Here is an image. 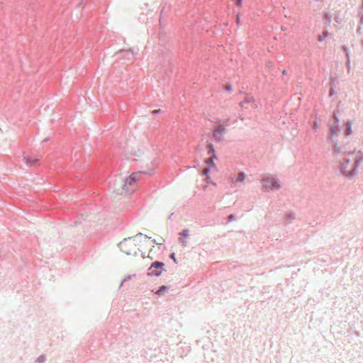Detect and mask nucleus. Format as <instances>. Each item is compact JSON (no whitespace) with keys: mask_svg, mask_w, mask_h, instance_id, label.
Returning a JSON list of instances; mask_svg holds the SVG:
<instances>
[{"mask_svg":"<svg viewBox=\"0 0 363 363\" xmlns=\"http://www.w3.org/2000/svg\"><path fill=\"white\" fill-rule=\"evenodd\" d=\"M225 91L230 92L233 90L232 86L230 84L226 85L224 88Z\"/></svg>","mask_w":363,"mask_h":363,"instance_id":"19","label":"nucleus"},{"mask_svg":"<svg viewBox=\"0 0 363 363\" xmlns=\"http://www.w3.org/2000/svg\"><path fill=\"white\" fill-rule=\"evenodd\" d=\"M141 256H142L143 258H145V253H144V252H142Z\"/></svg>","mask_w":363,"mask_h":363,"instance_id":"33","label":"nucleus"},{"mask_svg":"<svg viewBox=\"0 0 363 363\" xmlns=\"http://www.w3.org/2000/svg\"><path fill=\"white\" fill-rule=\"evenodd\" d=\"M143 236V234L142 233H138L134 238H133V241H135L136 242V239L138 238V237H142Z\"/></svg>","mask_w":363,"mask_h":363,"instance_id":"25","label":"nucleus"},{"mask_svg":"<svg viewBox=\"0 0 363 363\" xmlns=\"http://www.w3.org/2000/svg\"><path fill=\"white\" fill-rule=\"evenodd\" d=\"M243 0H236L235 4L238 7H241L242 5Z\"/></svg>","mask_w":363,"mask_h":363,"instance_id":"21","label":"nucleus"},{"mask_svg":"<svg viewBox=\"0 0 363 363\" xmlns=\"http://www.w3.org/2000/svg\"><path fill=\"white\" fill-rule=\"evenodd\" d=\"M172 216H173V213H171V214L169 216L168 218H169V219H170L171 218H172Z\"/></svg>","mask_w":363,"mask_h":363,"instance_id":"34","label":"nucleus"},{"mask_svg":"<svg viewBox=\"0 0 363 363\" xmlns=\"http://www.w3.org/2000/svg\"><path fill=\"white\" fill-rule=\"evenodd\" d=\"M152 249H151V250H150L149 254H148V256H147V257H148V258H150V259H153V258H152V257L151 256V254H150V253L152 252Z\"/></svg>","mask_w":363,"mask_h":363,"instance_id":"28","label":"nucleus"},{"mask_svg":"<svg viewBox=\"0 0 363 363\" xmlns=\"http://www.w3.org/2000/svg\"><path fill=\"white\" fill-rule=\"evenodd\" d=\"M152 242H153L154 244H156V245H161V244H162V243H159V242H157V240H156L155 239H154V240H152Z\"/></svg>","mask_w":363,"mask_h":363,"instance_id":"29","label":"nucleus"},{"mask_svg":"<svg viewBox=\"0 0 363 363\" xmlns=\"http://www.w3.org/2000/svg\"><path fill=\"white\" fill-rule=\"evenodd\" d=\"M86 4V1H85L84 0H82V1L79 3V5H81V4Z\"/></svg>","mask_w":363,"mask_h":363,"instance_id":"31","label":"nucleus"},{"mask_svg":"<svg viewBox=\"0 0 363 363\" xmlns=\"http://www.w3.org/2000/svg\"><path fill=\"white\" fill-rule=\"evenodd\" d=\"M262 185L263 191L269 192L272 189V175L267 174L263 175L262 178Z\"/></svg>","mask_w":363,"mask_h":363,"instance_id":"5","label":"nucleus"},{"mask_svg":"<svg viewBox=\"0 0 363 363\" xmlns=\"http://www.w3.org/2000/svg\"><path fill=\"white\" fill-rule=\"evenodd\" d=\"M169 258H170V259H173V260H174V262L175 263H177V259H176V256H175V253H174V252H172V253H171V254L169 255Z\"/></svg>","mask_w":363,"mask_h":363,"instance_id":"20","label":"nucleus"},{"mask_svg":"<svg viewBox=\"0 0 363 363\" xmlns=\"http://www.w3.org/2000/svg\"><path fill=\"white\" fill-rule=\"evenodd\" d=\"M273 186H274V189H279L280 187V185L277 182L274 181Z\"/></svg>","mask_w":363,"mask_h":363,"instance_id":"27","label":"nucleus"},{"mask_svg":"<svg viewBox=\"0 0 363 363\" xmlns=\"http://www.w3.org/2000/svg\"><path fill=\"white\" fill-rule=\"evenodd\" d=\"M145 238H150V237H148L147 235H145Z\"/></svg>","mask_w":363,"mask_h":363,"instance_id":"35","label":"nucleus"},{"mask_svg":"<svg viewBox=\"0 0 363 363\" xmlns=\"http://www.w3.org/2000/svg\"><path fill=\"white\" fill-rule=\"evenodd\" d=\"M136 173L131 174L125 178L123 184V191L126 194H132L135 189H130V186L134 185L137 181Z\"/></svg>","mask_w":363,"mask_h":363,"instance_id":"4","label":"nucleus"},{"mask_svg":"<svg viewBox=\"0 0 363 363\" xmlns=\"http://www.w3.org/2000/svg\"><path fill=\"white\" fill-rule=\"evenodd\" d=\"M189 230L188 228H185L182 230L181 232L179 233V235L183 238H188L189 237Z\"/></svg>","mask_w":363,"mask_h":363,"instance_id":"14","label":"nucleus"},{"mask_svg":"<svg viewBox=\"0 0 363 363\" xmlns=\"http://www.w3.org/2000/svg\"><path fill=\"white\" fill-rule=\"evenodd\" d=\"M206 177V182H208L211 180V178L209 179L207 176H205Z\"/></svg>","mask_w":363,"mask_h":363,"instance_id":"32","label":"nucleus"},{"mask_svg":"<svg viewBox=\"0 0 363 363\" xmlns=\"http://www.w3.org/2000/svg\"><path fill=\"white\" fill-rule=\"evenodd\" d=\"M357 162V156L353 153L349 154L348 157L345 158L342 162L341 169L342 172L347 176L352 175L356 170Z\"/></svg>","mask_w":363,"mask_h":363,"instance_id":"1","label":"nucleus"},{"mask_svg":"<svg viewBox=\"0 0 363 363\" xmlns=\"http://www.w3.org/2000/svg\"><path fill=\"white\" fill-rule=\"evenodd\" d=\"M345 133L347 135H350L352 133V124L349 121L345 123Z\"/></svg>","mask_w":363,"mask_h":363,"instance_id":"13","label":"nucleus"},{"mask_svg":"<svg viewBox=\"0 0 363 363\" xmlns=\"http://www.w3.org/2000/svg\"><path fill=\"white\" fill-rule=\"evenodd\" d=\"M235 219V215L234 214H230L228 216V220H227V223H230V222L233 221Z\"/></svg>","mask_w":363,"mask_h":363,"instance_id":"18","label":"nucleus"},{"mask_svg":"<svg viewBox=\"0 0 363 363\" xmlns=\"http://www.w3.org/2000/svg\"><path fill=\"white\" fill-rule=\"evenodd\" d=\"M135 274H128L127 276L125 277V278L123 279H122V281H121V286L123 285V284L128 281V280H130L133 277H135Z\"/></svg>","mask_w":363,"mask_h":363,"instance_id":"15","label":"nucleus"},{"mask_svg":"<svg viewBox=\"0 0 363 363\" xmlns=\"http://www.w3.org/2000/svg\"><path fill=\"white\" fill-rule=\"evenodd\" d=\"M164 263L161 261H155L153 262L150 267L148 268V272L147 275L148 277H158L161 275L162 272L164 271Z\"/></svg>","mask_w":363,"mask_h":363,"instance_id":"3","label":"nucleus"},{"mask_svg":"<svg viewBox=\"0 0 363 363\" xmlns=\"http://www.w3.org/2000/svg\"><path fill=\"white\" fill-rule=\"evenodd\" d=\"M117 55L130 59L129 56L133 55V49L120 50L118 52H117Z\"/></svg>","mask_w":363,"mask_h":363,"instance_id":"11","label":"nucleus"},{"mask_svg":"<svg viewBox=\"0 0 363 363\" xmlns=\"http://www.w3.org/2000/svg\"><path fill=\"white\" fill-rule=\"evenodd\" d=\"M206 150L208 154L212 157L211 158L205 160L206 169L203 173H201V174L203 176H207L210 179L209 172L211 169L216 166L214 161L217 160L218 157L216 154V150L213 143H208L206 146Z\"/></svg>","mask_w":363,"mask_h":363,"instance_id":"2","label":"nucleus"},{"mask_svg":"<svg viewBox=\"0 0 363 363\" xmlns=\"http://www.w3.org/2000/svg\"><path fill=\"white\" fill-rule=\"evenodd\" d=\"M25 160V162L26 163V164L28 165H38L39 164V161H40V157H24V159Z\"/></svg>","mask_w":363,"mask_h":363,"instance_id":"9","label":"nucleus"},{"mask_svg":"<svg viewBox=\"0 0 363 363\" xmlns=\"http://www.w3.org/2000/svg\"><path fill=\"white\" fill-rule=\"evenodd\" d=\"M240 16H237V18H236V22H237V23H240Z\"/></svg>","mask_w":363,"mask_h":363,"instance_id":"30","label":"nucleus"},{"mask_svg":"<svg viewBox=\"0 0 363 363\" xmlns=\"http://www.w3.org/2000/svg\"><path fill=\"white\" fill-rule=\"evenodd\" d=\"M132 238H124L121 242L118 244L120 250L125 252L126 255H130V250L128 247L127 242L130 240Z\"/></svg>","mask_w":363,"mask_h":363,"instance_id":"7","label":"nucleus"},{"mask_svg":"<svg viewBox=\"0 0 363 363\" xmlns=\"http://www.w3.org/2000/svg\"><path fill=\"white\" fill-rule=\"evenodd\" d=\"M169 288L166 285H162L157 289H152V292L161 296L169 291Z\"/></svg>","mask_w":363,"mask_h":363,"instance_id":"10","label":"nucleus"},{"mask_svg":"<svg viewBox=\"0 0 363 363\" xmlns=\"http://www.w3.org/2000/svg\"><path fill=\"white\" fill-rule=\"evenodd\" d=\"M339 129L337 127H333L331 128V132L333 135H337L339 133Z\"/></svg>","mask_w":363,"mask_h":363,"instance_id":"17","label":"nucleus"},{"mask_svg":"<svg viewBox=\"0 0 363 363\" xmlns=\"http://www.w3.org/2000/svg\"><path fill=\"white\" fill-rule=\"evenodd\" d=\"M247 104H250L252 106H254L255 105V99H253V97L250 95V94H247L245 96V99L243 100V101H242L240 103V106L242 108H247V107L245 106V105H247Z\"/></svg>","mask_w":363,"mask_h":363,"instance_id":"8","label":"nucleus"},{"mask_svg":"<svg viewBox=\"0 0 363 363\" xmlns=\"http://www.w3.org/2000/svg\"><path fill=\"white\" fill-rule=\"evenodd\" d=\"M45 359V356H43V355H40V356L38 358V361L40 363L43 362Z\"/></svg>","mask_w":363,"mask_h":363,"instance_id":"23","label":"nucleus"},{"mask_svg":"<svg viewBox=\"0 0 363 363\" xmlns=\"http://www.w3.org/2000/svg\"><path fill=\"white\" fill-rule=\"evenodd\" d=\"M245 174L242 172H239L238 174L236 176L235 179L233 178V182H235V184L238 183H242L245 181Z\"/></svg>","mask_w":363,"mask_h":363,"instance_id":"12","label":"nucleus"},{"mask_svg":"<svg viewBox=\"0 0 363 363\" xmlns=\"http://www.w3.org/2000/svg\"><path fill=\"white\" fill-rule=\"evenodd\" d=\"M326 36H327V31H326V32H324V33H323V35H320V36L319 37V40H320V41L323 40V39L324 38H325Z\"/></svg>","mask_w":363,"mask_h":363,"instance_id":"26","label":"nucleus"},{"mask_svg":"<svg viewBox=\"0 0 363 363\" xmlns=\"http://www.w3.org/2000/svg\"><path fill=\"white\" fill-rule=\"evenodd\" d=\"M179 241L182 243V245L183 246H186L187 244V242L185 240H184L182 238H179Z\"/></svg>","mask_w":363,"mask_h":363,"instance_id":"22","label":"nucleus"},{"mask_svg":"<svg viewBox=\"0 0 363 363\" xmlns=\"http://www.w3.org/2000/svg\"><path fill=\"white\" fill-rule=\"evenodd\" d=\"M226 128L216 125L213 127V135L215 138V142H221L224 139Z\"/></svg>","mask_w":363,"mask_h":363,"instance_id":"6","label":"nucleus"},{"mask_svg":"<svg viewBox=\"0 0 363 363\" xmlns=\"http://www.w3.org/2000/svg\"><path fill=\"white\" fill-rule=\"evenodd\" d=\"M161 112V109H155L152 111V114L154 116L159 114Z\"/></svg>","mask_w":363,"mask_h":363,"instance_id":"24","label":"nucleus"},{"mask_svg":"<svg viewBox=\"0 0 363 363\" xmlns=\"http://www.w3.org/2000/svg\"><path fill=\"white\" fill-rule=\"evenodd\" d=\"M220 127H224L225 128L226 126H228L229 125V121H218L217 123H216Z\"/></svg>","mask_w":363,"mask_h":363,"instance_id":"16","label":"nucleus"}]
</instances>
